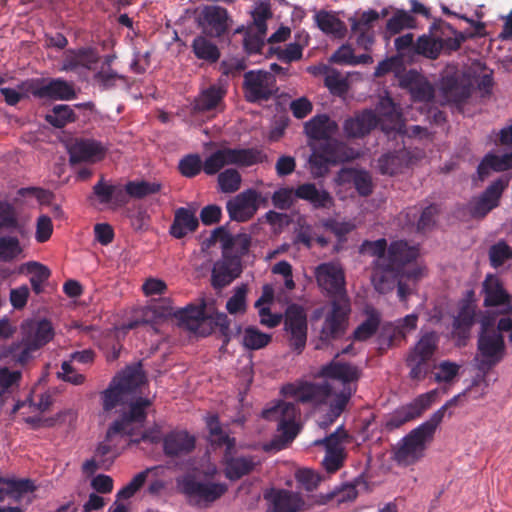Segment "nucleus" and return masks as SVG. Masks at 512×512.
<instances>
[{
    "mask_svg": "<svg viewBox=\"0 0 512 512\" xmlns=\"http://www.w3.org/2000/svg\"><path fill=\"white\" fill-rule=\"evenodd\" d=\"M315 21L318 28L325 34L341 38L346 33L345 24L334 13L319 11L315 14Z\"/></svg>",
    "mask_w": 512,
    "mask_h": 512,
    "instance_id": "45",
    "label": "nucleus"
},
{
    "mask_svg": "<svg viewBox=\"0 0 512 512\" xmlns=\"http://www.w3.org/2000/svg\"><path fill=\"white\" fill-rule=\"evenodd\" d=\"M420 254L419 246L410 244L404 240H395L390 243L387 249V268L392 274L393 288L401 268L415 261Z\"/></svg>",
    "mask_w": 512,
    "mask_h": 512,
    "instance_id": "21",
    "label": "nucleus"
},
{
    "mask_svg": "<svg viewBox=\"0 0 512 512\" xmlns=\"http://www.w3.org/2000/svg\"><path fill=\"white\" fill-rule=\"evenodd\" d=\"M240 273L239 264L233 259L217 261L212 270V285L215 288H223L231 283Z\"/></svg>",
    "mask_w": 512,
    "mask_h": 512,
    "instance_id": "37",
    "label": "nucleus"
},
{
    "mask_svg": "<svg viewBox=\"0 0 512 512\" xmlns=\"http://www.w3.org/2000/svg\"><path fill=\"white\" fill-rule=\"evenodd\" d=\"M265 160V155L256 149H220L212 153L203 163V170L208 175L218 173L228 165L252 166Z\"/></svg>",
    "mask_w": 512,
    "mask_h": 512,
    "instance_id": "11",
    "label": "nucleus"
},
{
    "mask_svg": "<svg viewBox=\"0 0 512 512\" xmlns=\"http://www.w3.org/2000/svg\"><path fill=\"white\" fill-rule=\"evenodd\" d=\"M508 186V180L498 179L494 181L481 196L470 203V212L474 217H483L493 208H495L499 199Z\"/></svg>",
    "mask_w": 512,
    "mask_h": 512,
    "instance_id": "28",
    "label": "nucleus"
},
{
    "mask_svg": "<svg viewBox=\"0 0 512 512\" xmlns=\"http://www.w3.org/2000/svg\"><path fill=\"white\" fill-rule=\"evenodd\" d=\"M53 233V223L47 215H40L36 220L35 240L38 243L48 241Z\"/></svg>",
    "mask_w": 512,
    "mask_h": 512,
    "instance_id": "63",
    "label": "nucleus"
},
{
    "mask_svg": "<svg viewBox=\"0 0 512 512\" xmlns=\"http://www.w3.org/2000/svg\"><path fill=\"white\" fill-rule=\"evenodd\" d=\"M484 305L495 307L499 310H510L512 307L511 296L503 288L499 278L495 275H487L483 282Z\"/></svg>",
    "mask_w": 512,
    "mask_h": 512,
    "instance_id": "29",
    "label": "nucleus"
},
{
    "mask_svg": "<svg viewBox=\"0 0 512 512\" xmlns=\"http://www.w3.org/2000/svg\"><path fill=\"white\" fill-rule=\"evenodd\" d=\"M478 350L480 369L495 365L504 355L503 337L495 331H490L484 321L482 322V332L478 340Z\"/></svg>",
    "mask_w": 512,
    "mask_h": 512,
    "instance_id": "18",
    "label": "nucleus"
},
{
    "mask_svg": "<svg viewBox=\"0 0 512 512\" xmlns=\"http://www.w3.org/2000/svg\"><path fill=\"white\" fill-rule=\"evenodd\" d=\"M242 345L249 350H259L267 346L271 341V335L260 331L254 326H248L241 330L238 328Z\"/></svg>",
    "mask_w": 512,
    "mask_h": 512,
    "instance_id": "48",
    "label": "nucleus"
},
{
    "mask_svg": "<svg viewBox=\"0 0 512 512\" xmlns=\"http://www.w3.org/2000/svg\"><path fill=\"white\" fill-rule=\"evenodd\" d=\"M275 90V78L267 71H249L244 76L245 97L250 102L267 100Z\"/></svg>",
    "mask_w": 512,
    "mask_h": 512,
    "instance_id": "20",
    "label": "nucleus"
},
{
    "mask_svg": "<svg viewBox=\"0 0 512 512\" xmlns=\"http://www.w3.org/2000/svg\"><path fill=\"white\" fill-rule=\"evenodd\" d=\"M225 95V89L213 85L203 90L194 101V109L198 112L211 111L216 109Z\"/></svg>",
    "mask_w": 512,
    "mask_h": 512,
    "instance_id": "43",
    "label": "nucleus"
},
{
    "mask_svg": "<svg viewBox=\"0 0 512 512\" xmlns=\"http://www.w3.org/2000/svg\"><path fill=\"white\" fill-rule=\"evenodd\" d=\"M295 197L296 194L292 188L282 187L273 193L272 203L276 208L286 210L291 207Z\"/></svg>",
    "mask_w": 512,
    "mask_h": 512,
    "instance_id": "62",
    "label": "nucleus"
},
{
    "mask_svg": "<svg viewBox=\"0 0 512 512\" xmlns=\"http://www.w3.org/2000/svg\"><path fill=\"white\" fill-rule=\"evenodd\" d=\"M230 21L227 10L216 5L203 7L197 16L198 26L210 37L222 36L229 28Z\"/></svg>",
    "mask_w": 512,
    "mask_h": 512,
    "instance_id": "22",
    "label": "nucleus"
},
{
    "mask_svg": "<svg viewBox=\"0 0 512 512\" xmlns=\"http://www.w3.org/2000/svg\"><path fill=\"white\" fill-rule=\"evenodd\" d=\"M379 18L378 12L367 10L349 19L351 31L355 35V40L359 47L365 50L371 49L375 41L373 28Z\"/></svg>",
    "mask_w": 512,
    "mask_h": 512,
    "instance_id": "24",
    "label": "nucleus"
},
{
    "mask_svg": "<svg viewBox=\"0 0 512 512\" xmlns=\"http://www.w3.org/2000/svg\"><path fill=\"white\" fill-rule=\"evenodd\" d=\"M19 273L30 274V283L36 294L43 291V284L50 277V270L45 265L29 261L19 267Z\"/></svg>",
    "mask_w": 512,
    "mask_h": 512,
    "instance_id": "44",
    "label": "nucleus"
},
{
    "mask_svg": "<svg viewBox=\"0 0 512 512\" xmlns=\"http://www.w3.org/2000/svg\"><path fill=\"white\" fill-rule=\"evenodd\" d=\"M443 38L436 34L428 33L421 35L414 46L417 54L426 58L436 59L443 50Z\"/></svg>",
    "mask_w": 512,
    "mask_h": 512,
    "instance_id": "46",
    "label": "nucleus"
},
{
    "mask_svg": "<svg viewBox=\"0 0 512 512\" xmlns=\"http://www.w3.org/2000/svg\"><path fill=\"white\" fill-rule=\"evenodd\" d=\"M26 91L38 98L70 100L75 97L73 86L63 79H36L25 83Z\"/></svg>",
    "mask_w": 512,
    "mask_h": 512,
    "instance_id": "19",
    "label": "nucleus"
},
{
    "mask_svg": "<svg viewBox=\"0 0 512 512\" xmlns=\"http://www.w3.org/2000/svg\"><path fill=\"white\" fill-rule=\"evenodd\" d=\"M118 380H112L109 387L102 393V401H103V409L105 411H110L115 408L119 403L123 405L122 412L129 411V408L132 404L140 402L141 400H145L144 398L136 399L135 401H130L128 405H125L130 399L122 393V391L117 387ZM123 413H121L122 415Z\"/></svg>",
    "mask_w": 512,
    "mask_h": 512,
    "instance_id": "42",
    "label": "nucleus"
},
{
    "mask_svg": "<svg viewBox=\"0 0 512 512\" xmlns=\"http://www.w3.org/2000/svg\"><path fill=\"white\" fill-rule=\"evenodd\" d=\"M4 485L7 487L8 496L14 499H21L31 494L35 486L28 479H6Z\"/></svg>",
    "mask_w": 512,
    "mask_h": 512,
    "instance_id": "57",
    "label": "nucleus"
},
{
    "mask_svg": "<svg viewBox=\"0 0 512 512\" xmlns=\"http://www.w3.org/2000/svg\"><path fill=\"white\" fill-rule=\"evenodd\" d=\"M416 27V19L412 14L405 10H397L386 23V33L395 35L405 29H413Z\"/></svg>",
    "mask_w": 512,
    "mask_h": 512,
    "instance_id": "50",
    "label": "nucleus"
},
{
    "mask_svg": "<svg viewBox=\"0 0 512 512\" xmlns=\"http://www.w3.org/2000/svg\"><path fill=\"white\" fill-rule=\"evenodd\" d=\"M150 406L149 400H141L132 404L129 411L123 412L107 430L105 439L95 449V457L101 469H108L119 455L117 445L123 436L133 437L138 434L146 419V408Z\"/></svg>",
    "mask_w": 512,
    "mask_h": 512,
    "instance_id": "3",
    "label": "nucleus"
},
{
    "mask_svg": "<svg viewBox=\"0 0 512 512\" xmlns=\"http://www.w3.org/2000/svg\"><path fill=\"white\" fill-rule=\"evenodd\" d=\"M387 249V241L384 238L364 241L359 248L361 254L375 258L371 282L374 289L381 294H386L393 290L392 274H389L390 270L387 268Z\"/></svg>",
    "mask_w": 512,
    "mask_h": 512,
    "instance_id": "10",
    "label": "nucleus"
},
{
    "mask_svg": "<svg viewBox=\"0 0 512 512\" xmlns=\"http://www.w3.org/2000/svg\"><path fill=\"white\" fill-rule=\"evenodd\" d=\"M295 194L297 198L310 202L315 208H329L333 204V198L327 191L318 189L311 183L300 185Z\"/></svg>",
    "mask_w": 512,
    "mask_h": 512,
    "instance_id": "39",
    "label": "nucleus"
},
{
    "mask_svg": "<svg viewBox=\"0 0 512 512\" xmlns=\"http://www.w3.org/2000/svg\"><path fill=\"white\" fill-rule=\"evenodd\" d=\"M247 288L241 285L235 288L233 295L226 304V309L230 314L244 313L246 311Z\"/></svg>",
    "mask_w": 512,
    "mask_h": 512,
    "instance_id": "60",
    "label": "nucleus"
},
{
    "mask_svg": "<svg viewBox=\"0 0 512 512\" xmlns=\"http://www.w3.org/2000/svg\"><path fill=\"white\" fill-rule=\"evenodd\" d=\"M22 339L0 350V360L16 364H25L32 353L50 342L54 337V328L47 319H27L20 327Z\"/></svg>",
    "mask_w": 512,
    "mask_h": 512,
    "instance_id": "4",
    "label": "nucleus"
},
{
    "mask_svg": "<svg viewBox=\"0 0 512 512\" xmlns=\"http://www.w3.org/2000/svg\"><path fill=\"white\" fill-rule=\"evenodd\" d=\"M435 369V381L438 383H450L458 375L460 365L451 361L440 362Z\"/></svg>",
    "mask_w": 512,
    "mask_h": 512,
    "instance_id": "61",
    "label": "nucleus"
},
{
    "mask_svg": "<svg viewBox=\"0 0 512 512\" xmlns=\"http://www.w3.org/2000/svg\"><path fill=\"white\" fill-rule=\"evenodd\" d=\"M198 227V219L194 210L188 208H179L175 212L173 224L170 227V233L175 238H182Z\"/></svg>",
    "mask_w": 512,
    "mask_h": 512,
    "instance_id": "38",
    "label": "nucleus"
},
{
    "mask_svg": "<svg viewBox=\"0 0 512 512\" xmlns=\"http://www.w3.org/2000/svg\"><path fill=\"white\" fill-rule=\"evenodd\" d=\"M195 447V437L184 430H174L163 439V450L167 456H180Z\"/></svg>",
    "mask_w": 512,
    "mask_h": 512,
    "instance_id": "31",
    "label": "nucleus"
},
{
    "mask_svg": "<svg viewBox=\"0 0 512 512\" xmlns=\"http://www.w3.org/2000/svg\"><path fill=\"white\" fill-rule=\"evenodd\" d=\"M179 318L190 331L200 336L209 335L213 327H219L222 334L230 338L229 320L226 314L214 310L212 305L202 303L198 307L188 306L180 312Z\"/></svg>",
    "mask_w": 512,
    "mask_h": 512,
    "instance_id": "8",
    "label": "nucleus"
},
{
    "mask_svg": "<svg viewBox=\"0 0 512 512\" xmlns=\"http://www.w3.org/2000/svg\"><path fill=\"white\" fill-rule=\"evenodd\" d=\"M405 157V151L383 155L378 160V169L382 174L394 175L406 164Z\"/></svg>",
    "mask_w": 512,
    "mask_h": 512,
    "instance_id": "54",
    "label": "nucleus"
},
{
    "mask_svg": "<svg viewBox=\"0 0 512 512\" xmlns=\"http://www.w3.org/2000/svg\"><path fill=\"white\" fill-rule=\"evenodd\" d=\"M192 50L198 59L216 62L220 57L218 47L205 36H197L192 42Z\"/></svg>",
    "mask_w": 512,
    "mask_h": 512,
    "instance_id": "51",
    "label": "nucleus"
},
{
    "mask_svg": "<svg viewBox=\"0 0 512 512\" xmlns=\"http://www.w3.org/2000/svg\"><path fill=\"white\" fill-rule=\"evenodd\" d=\"M427 275V269L424 265L417 264L409 269L401 268L399 275L396 278L397 282V295L401 301H406L408 295L412 293V289L406 284L405 281L413 283L421 280Z\"/></svg>",
    "mask_w": 512,
    "mask_h": 512,
    "instance_id": "40",
    "label": "nucleus"
},
{
    "mask_svg": "<svg viewBox=\"0 0 512 512\" xmlns=\"http://www.w3.org/2000/svg\"><path fill=\"white\" fill-rule=\"evenodd\" d=\"M206 425L209 430L210 441L213 444L225 447V474L230 480H236L248 474L259 463L254 457L232 458L235 452L236 441L224 432L216 415L206 417Z\"/></svg>",
    "mask_w": 512,
    "mask_h": 512,
    "instance_id": "7",
    "label": "nucleus"
},
{
    "mask_svg": "<svg viewBox=\"0 0 512 512\" xmlns=\"http://www.w3.org/2000/svg\"><path fill=\"white\" fill-rule=\"evenodd\" d=\"M267 420L276 421L279 439L273 442L277 450L283 449L298 434L300 427L297 418L300 413L295 405L290 402H278L276 405L267 408L262 413Z\"/></svg>",
    "mask_w": 512,
    "mask_h": 512,
    "instance_id": "9",
    "label": "nucleus"
},
{
    "mask_svg": "<svg viewBox=\"0 0 512 512\" xmlns=\"http://www.w3.org/2000/svg\"><path fill=\"white\" fill-rule=\"evenodd\" d=\"M286 397H292L296 401L310 402L314 405L333 402L332 388L329 384H314L310 382H298L288 384L282 389Z\"/></svg>",
    "mask_w": 512,
    "mask_h": 512,
    "instance_id": "15",
    "label": "nucleus"
},
{
    "mask_svg": "<svg viewBox=\"0 0 512 512\" xmlns=\"http://www.w3.org/2000/svg\"><path fill=\"white\" fill-rule=\"evenodd\" d=\"M347 439L346 431L340 426L326 438L313 442L315 446L321 445L325 450L322 464L328 473H334L342 467L346 458Z\"/></svg>",
    "mask_w": 512,
    "mask_h": 512,
    "instance_id": "14",
    "label": "nucleus"
},
{
    "mask_svg": "<svg viewBox=\"0 0 512 512\" xmlns=\"http://www.w3.org/2000/svg\"><path fill=\"white\" fill-rule=\"evenodd\" d=\"M177 488L190 502L198 506L210 505L227 491L225 483L210 480L196 481L189 475L177 479Z\"/></svg>",
    "mask_w": 512,
    "mask_h": 512,
    "instance_id": "12",
    "label": "nucleus"
},
{
    "mask_svg": "<svg viewBox=\"0 0 512 512\" xmlns=\"http://www.w3.org/2000/svg\"><path fill=\"white\" fill-rule=\"evenodd\" d=\"M401 88L410 92L414 101L428 103L432 100L434 90L427 79L416 70L403 73L396 72Z\"/></svg>",
    "mask_w": 512,
    "mask_h": 512,
    "instance_id": "25",
    "label": "nucleus"
},
{
    "mask_svg": "<svg viewBox=\"0 0 512 512\" xmlns=\"http://www.w3.org/2000/svg\"><path fill=\"white\" fill-rule=\"evenodd\" d=\"M475 304L470 299H464L459 303L457 315L453 322V333L459 338H466L474 323Z\"/></svg>",
    "mask_w": 512,
    "mask_h": 512,
    "instance_id": "36",
    "label": "nucleus"
},
{
    "mask_svg": "<svg viewBox=\"0 0 512 512\" xmlns=\"http://www.w3.org/2000/svg\"><path fill=\"white\" fill-rule=\"evenodd\" d=\"M98 62V56L92 49L69 51L63 60V71L90 70Z\"/></svg>",
    "mask_w": 512,
    "mask_h": 512,
    "instance_id": "34",
    "label": "nucleus"
},
{
    "mask_svg": "<svg viewBox=\"0 0 512 512\" xmlns=\"http://www.w3.org/2000/svg\"><path fill=\"white\" fill-rule=\"evenodd\" d=\"M25 258V249L16 236L5 235L0 237V261L12 262Z\"/></svg>",
    "mask_w": 512,
    "mask_h": 512,
    "instance_id": "47",
    "label": "nucleus"
},
{
    "mask_svg": "<svg viewBox=\"0 0 512 512\" xmlns=\"http://www.w3.org/2000/svg\"><path fill=\"white\" fill-rule=\"evenodd\" d=\"M512 168V152L498 155L494 152L487 153L477 168L479 179L484 180L491 171L502 172Z\"/></svg>",
    "mask_w": 512,
    "mask_h": 512,
    "instance_id": "35",
    "label": "nucleus"
},
{
    "mask_svg": "<svg viewBox=\"0 0 512 512\" xmlns=\"http://www.w3.org/2000/svg\"><path fill=\"white\" fill-rule=\"evenodd\" d=\"M489 255L491 264L498 267L512 257V250L506 243L499 242L491 247Z\"/></svg>",
    "mask_w": 512,
    "mask_h": 512,
    "instance_id": "64",
    "label": "nucleus"
},
{
    "mask_svg": "<svg viewBox=\"0 0 512 512\" xmlns=\"http://www.w3.org/2000/svg\"><path fill=\"white\" fill-rule=\"evenodd\" d=\"M441 413H433L430 418L404 436L394 447L393 459L399 466H410L420 461L432 441Z\"/></svg>",
    "mask_w": 512,
    "mask_h": 512,
    "instance_id": "6",
    "label": "nucleus"
},
{
    "mask_svg": "<svg viewBox=\"0 0 512 512\" xmlns=\"http://www.w3.org/2000/svg\"><path fill=\"white\" fill-rule=\"evenodd\" d=\"M379 118L372 110H364L354 117L346 119L343 123V131L348 138H359L368 134L373 128L380 125L386 134L396 132L399 135H407L413 138H429L426 129L416 125L408 131L397 106L389 97L380 99L377 107Z\"/></svg>",
    "mask_w": 512,
    "mask_h": 512,
    "instance_id": "2",
    "label": "nucleus"
},
{
    "mask_svg": "<svg viewBox=\"0 0 512 512\" xmlns=\"http://www.w3.org/2000/svg\"><path fill=\"white\" fill-rule=\"evenodd\" d=\"M284 331L290 348L300 354L306 346L308 332L307 312L303 306L291 304L286 308Z\"/></svg>",
    "mask_w": 512,
    "mask_h": 512,
    "instance_id": "13",
    "label": "nucleus"
},
{
    "mask_svg": "<svg viewBox=\"0 0 512 512\" xmlns=\"http://www.w3.org/2000/svg\"><path fill=\"white\" fill-rule=\"evenodd\" d=\"M308 36L300 39V42H292L278 52V58L282 62L291 63L300 60L303 55V49L307 45Z\"/></svg>",
    "mask_w": 512,
    "mask_h": 512,
    "instance_id": "58",
    "label": "nucleus"
},
{
    "mask_svg": "<svg viewBox=\"0 0 512 512\" xmlns=\"http://www.w3.org/2000/svg\"><path fill=\"white\" fill-rule=\"evenodd\" d=\"M441 90L444 102L460 103L463 99L469 96L470 86L467 83V80H459L457 73L449 75L447 71L441 80Z\"/></svg>",
    "mask_w": 512,
    "mask_h": 512,
    "instance_id": "32",
    "label": "nucleus"
},
{
    "mask_svg": "<svg viewBox=\"0 0 512 512\" xmlns=\"http://www.w3.org/2000/svg\"><path fill=\"white\" fill-rule=\"evenodd\" d=\"M437 346V335L434 332L425 333L410 352L409 356L427 361L434 353Z\"/></svg>",
    "mask_w": 512,
    "mask_h": 512,
    "instance_id": "53",
    "label": "nucleus"
},
{
    "mask_svg": "<svg viewBox=\"0 0 512 512\" xmlns=\"http://www.w3.org/2000/svg\"><path fill=\"white\" fill-rule=\"evenodd\" d=\"M106 151V147L101 142L90 139L75 140L68 147L72 163L98 162L104 158Z\"/></svg>",
    "mask_w": 512,
    "mask_h": 512,
    "instance_id": "26",
    "label": "nucleus"
},
{
    "mask_svg": "<svg viewBox=\"0 0 512 512\" xmlns=\"http://www.w3.org/2000/svg\"><path fill=\"white\" fill-rule=\"evenodd\" d=\"M74 119V112L68 105H56L53 110L46 115V120L57 128L65 126L67 123L74 121Z\"/></svg>",
    "mask_w": 512,
    "mask_h": 512,
    "instance_id": "56",
    "label": "nucleus"
},
{
    "mask_svg": "<svg viewBox=\"0 0 512 512\" xmlns=\"http://www.w3.org/2000/svg\"><path fill=\"white\" fill-rule=\"evenodd\" d=\"M349 313L350 303L347 296H342L334 300L331 305V310L325 315L320 338L324 341H331L341 337L346 330Z\"/></svg>",
    "mask_w": 512,
    "mask_h": 512,
    "instance_id": "16",
    "label": "nucleus"
},
{
    "mask_svg": "<svg viewBox=\"0 0 512 512\" xmlns=\"http://www.w3.org/2000/svg\"><path fill=\"white\" fill-rule=\"evenodd\" d=\"M319 375L323 378L334 380L341 386L338 392L332 391L333 402L330 403L328 421L320 422V426L325 428L342 413L348 401L356 392L361 370L350 363L332 360L321 367Z\"/></svg>",
    "mask_w": 512,
    "mask_h": 512,
    "instance_id": "5",
    "label": "nucleus"
},
{
    "mask_svg": "<svg viewBox=\"0 0 512 512\" xmlns=\"http://www.w3.org/2000/svg\"><path fill=\"white\" fill-rule=\"evenodd\" d=\"M316 281L330 295H345V276L342 266L337 262L322 263L315 269Z\"/></svg>",
    "mask_w": 512,
    "mask_h": 512,
    "instance_id": "23",
    "label": "nucleus"
},
{
    "mask_svg": "<svg viewBox=\"0 0 512 512\" xmlns=\"http://www.w3.org/2000/svg\"><path fill=\"white\" fill-rule=\"evenodd\" d=\"M366 320L354 331V339L364 341L370 338L377 330L380 323L379 312L371 306L365 308Z\"/></svg>",
    "mask_w": 512,
    "mask_h": 512,
    "instance_id": "49",
    "label": "nucleus"
},
{
    "mask_svg": "<svg viewBox=\"0 0 512 512\" xmlns=\"http://www.w3.org/2000/svg\"><path fill=\"white\" fill-rule=\"evenodd\" d=\"M241 176L235 169H226L218 175L219 190L223 193H232L239 189Z\"/></svg>",
    "mask_w": 512,
    "mask_h": 512,
    "instance_id": "59",
    "label": "nucleus"
},
{
    "mask_svg": "<svg viewBox=\"0 0 512 512\" xmlns=\"http://www.w3.org/2000/svg\"><path fill=\"white\" fill-rule=\"evenodd\" d=\"M259 194L253 189H247L227 202L230 217L237 221H246L258 209Z\"/></svg>",
    "mask_w": 512,
    "mask_h": 512,
    "instance_id": "27",
    "label": "nucleus"
},
{
    "mask_svg": "<svg viewBox=\"0 0 512 512\" xmlns=\"http://www.w3.org/2000/svg\"><path fill=\"white\" fill-rule=\"evenodd\" d=\"M21 379V372L10 370L7 367L0 368V411L4 407L7 394L13 386L18 385Z\"/></svg>",
    "mask_w": 512,
    "mask_h": 512,
    "instance_id": "55",
    "label": "nucleus"
},
{
    "mask_svg": "<svg viewBox=\"0 0 512 512\" xmlns=\"http://www.w3.org/2000/svg\"><path fill=\"white\" fill-rule=\"evenodd\" d=\"M160 189L161 184L159 182H149L145 180L129 181L124 186L125 192L130 197L139 199L156 194Z\"/></svg>",
    "mask_w": 512,
    "mask_h": 512,
    "instance_id": "52",
    "label": "nucleus"
},
{
    "mask_svg": "<svg viewBox=\"0 0 512 512\" xmlns=\"http://www.w3.org/2000/svg\"><path fill=\"white\" fill-rule=\"evenodd\" d=\"M336 194L340 199H345L352 195V185L362 196H367L372 192V179L370 174L364 170L352 168L341 169L335 178Z\"/></svg>",
    "mask_w": 512,
    "mask_h": 512,
    "instance_id": "17",
    "label": "nucleus"
},
{
    "mask_svg": "<svg viewBox=\"0 0 512 512\" xmlns=\"http://www.w3.org/2000/svg\"><path fill=\"white\" fill-rule=\"evenodd\" d=\"M113 380H118L117 387L126 395L130 400L132 394L145 382V375L141 366L127 367L125 370L117 374Z\"/></svg>",
    "mask_w": 512,
    "mask_h": 512,
    "instance_id": "33",
    "label": "nucleus"
},
{
    "mask_svg": "<svg viewBox=\"0 0 512 512\" xmlns=\"http://www.w3.org/2000/svg\"><path fill=\"white\" fill-rule=\"evenodd\" d=\"M311 155L309 170L313 177L324 176L331 165L352 160L358 153L343 142L332 139L338 132V124L326 114H318L304 124Z\"/></svg>",
    "mask_w": 512,
    "mask_h": 512,
    "instance_id": "1",
    "label": "nucleus"
},
{
    "mask_svg": "<svg viewBox=\"0 0 512 512\" xmlns=\"http://www.w3.org/2000/svg\"><path fill=\"white\" fill-rule=\"evenodd\" d=\"M270 504L267 512H300L305 501L299 493L288 490H276L265 494Z\"/></svg>",
    "mask_w": 512,
    "mask_h": 512,
    "instance_id": "30",
    "label": "nucleus"
},
{
    "mask_svg": "<svg viewBox=\"0 0 512 512\" xmlns=\"http://www.w3.org/2000/svg\"><path fill=\"white\" fill-rule=\"evenodd\" d=\"M437 393L438 391L435 389L419 395L412 402L401 407L398 410V414L402 417L403 421H409L419 417L431 406L437 396Z\"/></svg>",
    "mask_w": 512,
    "mask_h": 512,
    "instance_id": "41",
    "label": "nucleus"
}]
</instances>
